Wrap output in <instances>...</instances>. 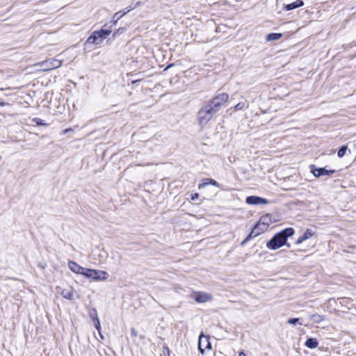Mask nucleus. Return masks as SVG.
<instances>
[{"label": "nucleus", "instance_id": "obj_6", "mask_svg": "<svg viewBox=\"0 0 356 356\" xmlns=\"http://www.w3.org/2000/svg\"><path fill=\"white\" fill-rule=\"evenodd\" d=\"M198 348L202 355L204 353L205 349H211V344L209 341V337L201 334L199 337Z\"/></svg>", "mask_w": 356, "mask_h": 356}, {"label": "nucleus", "instance_id": "obj_9", "mask_svg": "<svg viewBox=\"0 0 356 356\" xmlns=\"http://www.w3.org/2000/svg\"><path fill=\"white\" fill-rule=\"evenodd\" d=\"M268 218V216H262L260 220L253 227L255 229V231H257V232H259V235H260L261 233L266 232L268 229L269 223L265 221Z\"/></svg>", "mask_w": 356, "mask_h": 356}, {"label": "nucleus", "instance_id": "obj_18", "mask_svg": "<svg viewBox=\"0 0 356 356\" xmlns=\"http://www.w3.org/2000/svg\"><path fill=\"white\" fill-rule=\"evenodd\" d=\"M282 36V33H269L266 36V40L267 41L277 40L280 38H281Z\"/></svg>", "mask_w": 356, "mask_h": 356}, {"label": "nucleus", "instance_id": "obj_27", "mask_svg": "<svg viewBox=\"0 0 356 356\" xmlns=\"http://www.w3.org/2000/svg\"><path fill=\"white\" fill-rule=\"evenodd\" d=\"M300 319L298 318H289L287 321L289 324L295 325L297 323H299Z\"/></svg>", "mask_w": 356, "mask_h": 356}, {"label": "nucleus", "instance_id": "obj_10", "mask_svg": "<svg viewBox=\"0 0 356 356\" xmlns=\"http://www.w3.org/2000/svg\"><path fill=\"white\" fill-rule=\"evenodd\" d=\"M245 202L247 204L251 205L266 204L268 203V200L267 199L254 195H250L247 197Z\"/></svg>", "mask_w": 356, "mask_h": 356}, {"label": "nucleus", "instance_id": "obj_19", "mask_svg": "<svg viewBox=\"0 0 356 356\" xmlns=\"http://www.w3.org/2000/svg\"><path fill=\"white\" fill-rule=\"evenodd\" d=\"M310 319L316 323H318L323 321L325 320V318L323 316H321L320 314H312L310 316Z\"/></svg>", "mask_w": 356, "mask_h": 356}, {"label": "nucleus", "instance_id": "obj_36", "mask_svg": "<svg viewBox=\"0 0 356 356\" xmlns=\"http://www.w3.org/2000/svg\"><path fill=\"white\" fill-rule=\"evenodd\" d=\"M70 131H72L71 129H65L64 133H67V132H69Z\"/></svg>", "mask_w": 356, "mask_h": 356}, {"label": "nucleus", "instance_id": "obj_5", "mask_svg": "<svg viewBox=\"0 0 356 356\" xmlns=\"http://www.w3.org/2000/svg\"><path fill=\"white\" fill-rule=\"evenodd\" d=\"M229 99V95L227 93H221L216 95L211 100H210L207 104L211 106V108L215 109L216 112H218L220 108V106L225 103Z\"/></svg>", "mask_w": 356, "mask_h": 356}, {"label": "nucleus", "instance_id": "obj_7", "mask_svg": "<svg viewBox=\"0 0 356 356\" xmlns=\"http://www.w3.org/2000/svg\"><path fill=\"white\" fill-rule=\"evenodd\" d=\"M193 298L197 302L204 303L211 301L213 299V296L205 292L197 291L193 293Z\"/></svg>", "mask_w": 356, "mask_h": 356}, {"label": "nucleus", "instance_id": "obj_34", "mask_svg": "<svg viewBox=\"0 0 356 356\" xmlns=\"http://www.w3.org/2000/svg\"><path fill=\"white\" fill-rule=\"evenodd\" d=\"M238 356H246V355L243 351H241L238 354Z\"/></svg>", "mask_w": 356, "mask_h": 356}, {"label": "nucleus", "instance_id": "obj_38", "mask_svg": "<svg viewBox=\"0 0 356 356\" xmlns=\"http://www.w3.org/2000/svg\"><path fill=\"white\" fill-rule=\"evenodd\" d=\"M139 80H135V81H132V83L134 84V83H136L137 82H138Z\"/></svg>", "mask_w": 356, "mask_h": 356}, {"label": "nucleus", "instance_id": "obj_22", "mask_svg": "<svg viewBox=\"0 0 356 356\" xmlns=\"http://www.w3.org/2000/svg\"><path fill=\"white\" fill-rule=\"evenodd\" d=\"M127 13L126 12H124L123 13H122L120 11V12H117L116 13L114 14L113 17V24L115 25L117 22L122 17H123L124 15H126Z\"/></svg>", "mask_w": 356, "mask_h": 356}, {"label": "nucleus", "instance_id": "obj_3", "mask_svg": "<svg viewBox=\"0 0 356 356\" xmlns=\"http://www.w3.org/2000/svg\"><path fill=\"white\" fill-rule=\"evenodd\" d=\"M83 275L95 280H105L108 277V273L104 270H97L90 268H85Z\"/></svg>", "mask_w": 356, "mask_h": 356}, {"label": "nucleus", "instance_id": "obj_14", "mask_svg": "<svg viewBox=\"0 0 356 356\" xmlns=\"http://www.w3.org/2000/svg\"><path fill=\"white\" fill-rule=\"evenodd\" d=\"M304 5V2L302 0H296V1L286 4L284 6V9L285 10H291L299 7H301Z\"/></svg>", "mask_w": 356, "mask_h": 356}, {"label": "nucleus", "instance_id": "obj_31", "mask_svg": "<svg viewBox=\"0 0 356 356\" xmlns=\"http://www.w3.org/2000/svg\"><path fill=\"white\" fill-rule=\"evenodd\" d=\"M198 196H199L198 193H195V194L192 195L191 199L193 200H195L198 197Z\"/></svg>", "mask_w": 356, "mask_h": 356}, {"label": "nucleus", "instance_id": "obj_28", "mask_svg": "<svg viewBox=\"0 0 356 356\" xmlns=\"http://www.w3.org/2000/svg\"><path fill=\"white\" fill-rule=\"evenodd\" d=\"M136 7L134 6V2L131 3L126 9L127 11H125L127 13L130 12L131 10L135 9Z\"/></svg>", "mask_w": 356, "mask_h": 356}, {"label": "nucleus", "instance_id": "obj_12", "mask_svg": "<svg viewBox=\"0 0 356 356\" xmlns=\"http://www.w3.org/2000/svg\"><path fill=\"white\" fill-rule=\"evenodd\" d=\"M68 267L72 272L77 273V274H81L83 275L85 268L79 266L76 262H74L73 261H70L68 262Z\"/></svg>", "mask_w": 356, "mask_h": 356}, {"label": "nucleus", "instance_id": "obj_30", "mask_svg": "<svg viewBox=\"0 0 356 356\" xmlns=\"http://www.w3.org/2000/svg\"><path fill=\"white\" fill-rule=\"evenodd\" d=\"M93 309H92L90 312V318H92V320L94 321H95V314H94Z\"/></svg>", "mask_w": 356, "mask_h": 356}, {"label": "nucleus", "instance_id": "obj_1", "mask_svg": "<svg viewBox=\"0 0 356 356\" xmlns=\"http://www.w3.org/2000/svg\"><path fill=\"white\" fill-rule=\"evenodd\" d=\"M295 233L293 228H285L281 232L275 234L273 238L266 243V247L270 250H277L286 244L287 238L292 236Z\"/></svg>", "mask_w": 356, "mask_h": 356}, {"label": "nucleus", "instance_id": "obj_13", "mask_svg": "<svg viewBox=\"0 0 356 356\" xmlns=\"http://www.w3.org/2000/svg\"><path fill=\"white\" fill-rule=\"evenodd\" d=\"M314 232L311 229H307L305 232L301 235L296 241V244L299 245L302 243L304 241L310 238Z\"/></svg>", "mask_w": 356, "mask_h": 356}, {"label": "nucleus", "instance_id": "obj_21", "mask_svg": "<svg viewBox=\"0 0 356 356\" xmlns=\"http://www.w3.org/2000/svg\"><path fill=\"white\" fill-rule=\"evenodd\" d=\"M94 314L95 316V321H94L95 326L96 329L98 330V332L100 333L101 326H100V322L97 316V312L96 309H93Z\"/></svg>", "mask_w": 356, "mask_h": 356}, {"label": "nucleus", "instance_id": "obj_16", "mask_svg": "<svg viewBox=\"0 0 356 356\" xmlns=\"http://www.w3.org/2000/svg\"><path fill=\"white\" fill-rule=\"evenodd\" d=\"M305 345L310 349L316 348L318 346V342L315 338H308L305 341Z\"/></svg>", "mask_w": 356, "mask_h": 356}, {"label": "nucleus", "instance_id": "obj_26", "mask_svg": "<svg viewBox=\"0 0 356 356\" xmlns=\"http://www.w3.org/2000/svg\"><path fill=\"white\" fill-rule=\"evenodd\" d=\"M124 28H120L113 32V37L115 38V37L120 35V34H122V33H124Z\"/></svg>", "mask_w": 356, "mask_h": 356}, {"label": "nucleus", "instance_id": "obj_8", "mask_svg": "<svg viewBox=\"0 0 356 356\" xmlns=\"http://www.w3.org/2000/svg\"><path fill=\"white\" fill-rule=\"evenodd\" d=\"M311 172L316 177H319L323 175H330L335 172L334 170H326L324 168H316L314 165L310 166Z\"/></svg>", "mask_w": 356, "mask_h": 356}, {"label": "nucleus", "instance_id": "obj_37", "mask_svg": "<svg viewBox=\"0 0 356 356\" xmlns=\"http://www.w3.org/2000/svg\"><path fill=\"white\" fill-rule=\"evenodd\" d=\"M5 104H6L5 102H0V106H4Z\"/></svg>", "mask_w": 356, "mask_h": 356}, {"label": "nucleus", "instance_id": "obj_24", "mask_svg": "<svg viewBox=\"0 0 356 356\" xmlns=\"http://www.w3.org/2000/svg\"><path fill=\"white\" fill-rule=\"evenodd\" d=\"M347 149H348L347 146H346V145L341 146L339 148V149L338 150L337 156L339 158L343 157L346 154Z\"/></svg>", "mask_w": 356, "mask_h": 356}, {"label": "nucleus", "instance_id": "obj_15", "mask_svg": "<svg viewBox=\"0 0 356 356\" xmlns=\"http://www.w3.org/2000/svg\"><path fill=\"white\" fill-rule=\"evenodd\" d=\"M60 294L67 300H72L74 299V290L72 287L63 289Z\"/></svg>", "mask_w": 356, "mask_h": 356}, {"label": "nucleus", "instance_id": "obj_17", "mask_svg": "<svg viewBox=\"0 0 356 356\" xmlns=\"http://www.w3.org/2000/svg\"><path fill=\"white\" fill-rule=\"evenodd\" d=\"M209 184H211L217 187L220 186L219 184L216 180L207 178L204 180V182L202 184L199 185V188H201L202 187H204Z\"/></svg>", "mask_w": 356, "mask_h": 356}, {"label": "nucleus", "instance_id": "obj_29", "mask_svg": "<svg viewBox=\"0 0 356 356\" xmlns=\"http://www.w3.org/2000/svg\"><path fill=\"white\" fill-rule=\"evenodd\" d=\"M131 335L134 337H136L138 336V332L136 331V330L135 328L131 329Z\"/></svg>", "mask_w": 356, "mask_h": 356}, {"label": "nucleus", "instance_id": "obj_39", "mask_svg": "<svg viewBox=\"0 0 356 356\" xmlns=\"http://www.w3.org/2000/svg\"><path fill=\"white\" fill-rule=\"evenodd\" d=\"M1 159V156H0V159Z\"/></svg>", "mask_w": 356, "mask_h": 356}, {"label": "nucleus", "instance_id": "obj_11", "mask_svg": "<svg viewBox=\"0 0 356 356\" xmlns=\"http://www.w3.org/2000/svg\"><path fill=\"white\" fill-rule=\"evenodd\" d=\"M102 42L101 36L97 31H94L88 38L86 42L88 44H99Z\"/></svg>", "mask_w": 356, "mask_h": 356}, {"label": "nucleus", "instance_id": "obj_35", "mask_svg": "<svg viewBox=\"0 0 356 356\" xmlns=\"http://www.w3.org/2000/svg\"><path fill=\"white\" fill-rule=\"evenodd\" d=\"M172 65H173V64L168 65L165 68V70H168V69H169V68H170Z\"/></svg>", "mask_w": 356, "mask_h": 356}, {"label": "nucleus", "instance_id": "obj_25", "mask_svg": "<svg viewBox=\"0 0 356 356\" xmlns=\"http://www.w3.org/2000/svg\"><path fill=\"white\" fill-rule=\"evenodd\" d=\"M257 236H259V232H257V231H255V229L253 228L251 232L246 237V241H250L252 238Z\"/></svg>", "mask_w": 356, "mask_h": 356}, {"label": "nucleus", "instance_id": "obj_2", "mask_svg": "<svg viewBox=\"0 0 356 356\" xmlns=\"http://www.w3.org/2000/svg\"><path fill=\"white\" fill-rule=\"evenodd\" d=\"M217 112L208 104L202 106L198 112V122L204 127Z\"/></svg>", "mask_w": 356, "mask_h": 356}, {"label": "nucleus", "instance_id": "obj_23", "mask_svg": "<svg viewBox=\"0 0 356 356\" xmlns=\"http://www.w3.org/2000/svg\"><path fill=\"white\" fill-rule=\"evenodd\" d=\"M248 107V105L246 104L245 102H241L238 103L234 107L235 111H239L243 110Z\"/></svg>", "mask_w": 356, "mask_h": 356}, {"label": "nucleus", "instance_id": "obj_32", "mask_svg": "<svg viewBox=\"0 0 356 356\" xmlns=\"http://www.w3.org/2000/svg\"><path fill=\"white\" fill-rule=\"evenodd\" d=\"M249 241H246V238L241 243V245L244 246Z\"/></svg>", "mask_w": 356, "mask_h": 356}, {"label": "nucleus", "instance_id": "obj_20", "mask_svg": "<svg viewBox=\"0 0 356 356\" xmlns=\"http://www.w3.org/2000/svg\"><path fill=\"white\" fill-rule=\"evenodd\" d=\"M99 32L101 39L103 40V39L106 38L108 35H109L111 33V30H106V29H100L97 31Z\"/></svg>", "mask_w": 356, "mask_h": 356}, {"label": "nucleus", "instance_id": "obj_33", "mask_svg": "<svg viewBox=\"0 0 356 356\" xmlns=\"http://www.w3.org/2000/svg\"><path fill=\"white\" fill-rule=\"evenodd\" d=\"M141 2L138 1L136 2H134V6L137 8L139 5H140Z\"/></svg>", "mask_w": 356, "mask_h": 356}, {"label": "nucleus", "instance_id": "obj_4", "mask_svg": "<svg viewBox=\"0 0 356 356\" xmlns=\"http://www.w3.org/2000/svg\"><path fill=\"white\" fill-rule=\"evenodd\" d=\"M62 62L56 58L49 59L37 63L35 65L41 67V71H49L60 67Z\"/></svg>", "mask_w": 356, "mask_h": 356}]
</instances>
